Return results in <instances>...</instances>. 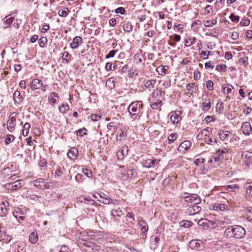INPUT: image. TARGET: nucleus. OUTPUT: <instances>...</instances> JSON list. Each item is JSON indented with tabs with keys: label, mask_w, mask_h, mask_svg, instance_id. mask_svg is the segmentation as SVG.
<instances>
[{
	"label": "nucleus",
	"mask_w": 252,
	"mask_h": 252,
	"mask_svg": "<svg viewBox=\"0 0 252 252\" xmlns=\"http://www.w3.org/2000/svg\"><path fill=\"white\" fill-rule=\"evenodd\" d=\"M246 234L245 229L240 225L229 226L224 232V236L228 238L241 239Z\"/></svg>",
	"instance_id": "obj_1"
},
{
	"label": "nucleus",
	"mask_w": 252,
	"mask_h": 252,
	"mask_svg": "<svg viewBox=\"0 0 252 252\" xmlns=\"http://www.w3.org/2000/svg\"><path fill=\"white\" fill-rule=\"evenodd\" d=\"M128 112L142 114L143 102L141 101H133L129 105L128 108Z\"/></svg>",
	"instance_id": "obj_2"
},
{
	"label": "nucleus",
	"mask_w": 252,
	"mask_h": 252,
	"mask_svg": "<svg viewBox=\"0 0 252 252\" xmlns=\"http://www.w3.org/2000/svg\"><path fill=\"white\" fill-rule=\"evenodd\" d=\"M183 197L185 201L192 204H199L201 202V199L196 194H189L187 192L184 193Z\"/></svg>",
	"instance_id": "obj_3"
},
{
	"label": "nucleus",
	"mask_w": 252,
	"mask_h": 252,
	"mask_svg": "<svg viewBox=\"0 0 252 252\" xmlns=\"http://www.w3.org/2000/svg\"><path fill=\"white\" fill-rule=\"evenodd\" d=\"M24 185V181L23 180H17L12 183L7 184L6 188L8 189L17 190L21 189Z\"/></svg>",
	"instance_id": "obj_4"
},
{
	"label": "nucleus",
	"mask_w": 252,
	"mask_h": 252,
	"mask_svg": "<svg viewBox=\"0 0 252 252\" xmlns=\"http://www.w3.org/2000/svg\"><path fill=\"white\" fill-rule=\"evenodd\" d=\"M219 136L221 140L224 141L227 144L228 141H231L233 134L228 131L220 130L219 133Z\"/></svg>",
	"instance_id": "obj_5"
},
{
	"label": "nucleus",
	"mask_w": 252,
	"mask_h": 252,
	"mask_svg": "<svg viewBox=\"0 0 252 252\" xmlns=\"http://www.w3.org/2000/svg\"><path fill=\"white\" fill-rule=\"evenodd\" d=\"M16 121V113H12L9 116L7 121V129L9 131H13L15 126V122Z\"/></svg>",
	"instance_id": "obj_6"
},
{
	"label": "nucleus",
	"mask_w": 252,
	"mask_h": 252,
	"mask_svg": "<svg viewBox=\"0 0 252 252\" xmlns=\"http://www.w3.org/2000/svg\"><path fill=\"white\" fill-rule=\"evenodd\" d=\"M97 195L99 197V198L98 199V201L101 203L104 204H109L110 203L113 202V199L110 198L108 195L102 192L98 193Z\"/></svg>",
	"instance_id": "obj_7"
},
{
	"label": "nucleus",
	"mask_w": 252,
	"mask_h": 252,
	"mask_svg": "<svg viewBox=\"0 0 252 252\" xmlns=\"http://www.w3.org/2000/svg\"><path fill=\"white\" fill-rule=\"evenodd\" d=\"M128 152V147L126 145H124L120 148L117 152V157L119 159H123L126 157Z\"/></svg>",
	"instance_id": "obj_8"
},
{
	"label": "nucleus",
	"mask_w": 252,
	"mask_h": 252,
	"mask_svg": "<svg viewBox=\"0 0 252 252\" xmlns=\"http://www.w3.org/2000/svg\"><path fill=\"white\" fill-rule=\"evenodd\" d=\"M13 97L14 103L16 105H20L24 99L23 97L21 95L20 92L18 90H16L14 92Z\"/></svg>",
	"instance_id": "obj_9"
},
{
	"label": "nucleus",
	"mask_w": 252,
	"mask_h": 252,
	"mask_svg": "<svg viewBox=\"0 0 252 252\" xmlns=\"http://www.w3.org/2000/svg\"><path fill=\"white\" fill-rule=\"evenodd\" d=\"M243 133L246 135H249L252 130V127L249 122H244L241 126Z\"/></svg>",
	"instance_id": "obj_10"
},
{
	"label": "nucleus",
	"mask_w": 252,
	"mask_h": 252,
	"mask_svg": "<svg viewBox=\"0 0 252 252\" xmlns=\"http://www.w3.org/2000/svg\"><path fill=\"white\" fill-rule=\"evenodd\" d=\"M191 146V142L190 141L186 140L182 142L178 148V150L181 152H185L187 151Z\"/></svg>",
	"instance_id": "obj_11"
},
{
	"label": "nucleus",
	"mask_w": 252,
	"mask_h": 252,
	"mask_svg": "<svg viewBox=\"0 0 252 252\" xmlns=\"http://www.w3.org/2000/svg\"><path fill=\"white\" fill-rule=\"evenodd\" d=\"M145 87L149 91L154 88L156 83V79H145L143 81Z\"/></svg>",
	"instance_id": "obj_12"
},
{
	"label": "nucleus",
	"mask_w": 252,
	"mask_h": 252,
	"mask_svg": "<svg viewBox=\"0 0 252 252\" xmlns=\"http://www.w3.org/2000/svg\"><path fill=\"white\" fill-rule=\"evenodd\" d=\"M33 185L35 187L39 189H43L46 187L45 184V180L43 178H39L33 181Z\"/></svg>",
	"instance_id": "obj_13"
},
{
	"label": "nucleus",
	"mask_w": 252,
	"mask_h": 252,
	"mask_svg": "<svg viewBox=\"0 0 252 252\" xmlns=\"http://www.w3.org/2000/svg\"><path fill=\"white\" fill-rule=\"evenodd\" d=\"M158 162V161L156 159L149 158L144 161L142 164L144 167L149 168L154 167Z\"/></svg>",
	"instance_id": "obj_14"
},
{
	"label": "nucleus",
	"mask_w": 252,
	"mask_h": 252,
	"mask_svg": "<svg viewBox=\"0 0 252 252\" xmlns=\"http://www.w3.org/2000/svg\"><path fill=\"white\" fill-rule=\"evenodd\" d=\"M42 86V82L38 79H34L30 83V87L32 90L39 89Z\"/></svg>",
	"instance_id": "obj_15"
},
{
	"label": "nucleus",
	"mask_w": 252,
	"mask_h": 252,
	"mask_svg": "<svg viewBox=\"0 0 252 252\" xmlns=\"http://www.w3.org/2000/svg\"><path fill=\"white\" fill-rule=\"evenodd\" d=\"M138 225L141 227V230L143 233H145L148 230V225L146 222L142 220V218L137 219Z\"/></svg>",
	"instance_id": "obj_16"
},
{
	"label": "nucleus",
	"mask_w": 252,
	"mask_h": 252,
	"mask_svg": "<svg viewBox=\"0 0 252 252\" xmlns=\"http://www.w3.org/2000/svg\"><path fill=\"white\" fill-rule=\"evenodd\" d=\"M50 252H70V250L68 247L65 245L61 246H57L52 248Z\"/></svg>",
	"instance_id": "obj_17"
},
{
	"label": "nucleus",
	"mask_w": 252,
	"mask_h": 252,
	"mask_svg": "<svg viewBox=\"0 0 252 252\" xmlns=\"http://www.w3.org/2000/svg\"><path fill=\"white\" fill-rule=\"evenodd\" d=\"M78 156V151L75 148L70 149L67 153V157L71 159H75Z\"/></svg>",
	"instance_id": "obj_18"
},
{
	"label": "nucleus",
	"mask_w": 252,
	"mask_h": 252,
	"mask_svg": "<svg viewBox=\"0 0 252 252\" xmlns=\"http://www.w3.org/2000/svg\"><path fill=\"white\" fill-rule=\"evenodd\" d=\"M82 38L81 37L79 36H75L73 38L72 42L70 43V47L72 49H76L82 43Z\"/></svg>",
	"instance_id": "obj_19"
},
{
	"label": "nucleus",
	"mask_w": 252,
	"mask_h": 252,
	"mask_svg": "<svg viewBox=\"0 0 252 252\" xmlns=\"http://www.w3.org/2000/svg\"><path fill=\"white\" fill-rule=\"evenodd\" d=\"M8 202H2L1 204H0V216L4 217L5 216L7 213L8 211L6 208V206L8 205Z\"/></svg>",
	"instance_id": "obj_20"
},
{
	"label": "nucleus",
	"mask_w": 252,
	"mask_h": 252,
	"mask_svg": "<svg viewBox=\"0 0 252 252\" xmlns=\"http://www.w3.org/2000/svg\"><path fill=\"white\" fill-rule=\"evenodd\" d=\"M168 67L166 65H160L156 68V71L159 75L163 76L168 73Z\"/></svg>",
	"instance_id": "obj_21"
},
{
	"label": "nucleus",
	"mask_w": 252,
	"mask_h": 252,
	"mask_svg": "<svg viewBox=\"0 0 252 252\" xmlns=\"http://www.w3.org/2000/svg\"><path fill=\"white\" fill-rule=\"evenodd\" d=\"M233 89V86L229 83L223 84L222 86V92L224 94L230 93Z\"/></svg>",
	"instance_id": "obj_22"
},
{
	"label": "nucleus",
	"mask_w": 252,
	"mask_h": 252,
	"mask_svg": "<svg viewBox=\"0 0 252 252\" xmlns=\"http://www.w3.org/2000/svg\"><path fill=\"white\" fill-rule=\"evenodd\" d=\"M204 101L202 103L201 109L204 112H206L209 110L211 108V101L209 99H203Z\"/></svg>",
	"instance_id": "obj_23"
},
{
	"label": "nucleus",
	"mask_w": 252,
	"mask_h": 252,
	"mask_svg": "<svg viewBox=\"0 0 252 252\" xmlns=\"http://www.w3.org/2000/svg\"><path fill=\"white\" fill-rule=\"evenodd\" d=\"M188 91L190 92L189 94L192 95L193 94L196 93V91L198 89L197 86L194 83L188 84L186 87Z\"/></svg>",
	"instance_id": "obj_24"
},
{
	"label": "nucleus",
	"mask_w": 252,
	"mask_h": 252,
	"mask_svg": "<svg viewBox=\"0 0 252 252\" xmlns=\"http://www.w3.org/2000/svg\"><path fill=\"white\" fill-rule=\"evenodd\" d=\"M198 204H192L191 206L189 208V212L192 213L193 214H195L201 210V207L198 205Z\"/></svg>",
	"instance_id": "obj_25"
},
{
	"label": "nucleus",
	"mask_w": 252,
	"mask_h": 252,
	"mask_svg": "<svg viewBox=\"0 0 252 252\" xmlns=\"http://www.w3.org/2000/svg\"><path fill=\"white\" fill-rule=\"evenodd\" d=\"M54 97L58 98V94L56 93H51L50 94V96H49L48 99L49 101L50 102V104H51L52 106H54V105L56 103L57 100Z\"/></svg>",
	"instance_id": "obj_26"
},
{
	"label": "nucleus",
	"mask_w": 252,
	"mask_h": 252,
	"mask_svg": "<svg viewBox=\"0 0 252 252\" xmlns=\"http://www.w3.org/2000/svg\"><path fill=\"white\" fill-rule=\"evenodd\" d=\"M181 120V117L178 114L174 113L170 116V120L173 124H178Z\"/></svg>",
	"instance_id": "obj_27"
},
{
	"label": "nucleus",
	"mask_w": 252,
	"mask_h": 252,
	"mask_svg": "<svg viewBox=\"0 0 252 252\" xmlns=\"http://www.w3.org/2000/svg\"><path fill=\"white\" fill-rule=\"evenodd\" d=\"M133 26L131 23L126 20L125 21L123 25V29L126 32H130L132 30Z\"/></svg>",
	"instance_id": "obj_28"
},
{
	"label": "nucleus",
	"mask_w": 252,
	"mask_h": 252,
	"mask_svg": "<svg viewBox=\"0 0 252 252\" xmlns=\"http://www.w3.org/2000/svg\"><path fill=\"white\" fill-rule=\"evenodd\" d=\"M227 208V206L224 204L216 203L213 206V210L223 211Z\"/></svg>",
	"instance_id": "obj_29"
},
{
	"label": "nucleus",
	"mask_w": 252,
	"mask_h": 252,
	"mask_svg": "<svg viewBox=\"0 0 252 252\" xmlns=\"http://www.w3.org/2000/svg\"><path fill=\"white\" fill-rule=\"evenodd\" d=\"M189 247L192 249H198L200 248V244L198 242L197 240H192L189 243Z\"/></svg>",
	"instance_id": "obj_30"
},
{
	"label": "nucleus",
	"mask_w": 252,
	"mask_h": 252,
	"mask_svg": "<svg viewBox=\"0 0 252 252\" xmlns=\"http://www.w3.org/2000/svg\"><path fill=\"white\" fill-rule=\"evenodd\" d=\"M159 241V237L158 236H153L152 237V246L154 249L157 248Z\"/></svg>",
	"instance_id": "obj_31"
},
{
	"label": "nucleus",
	"mask_w": 252,
	"mask_h": 252,
	"mask_svg": "<svg viewBox=\"0 0 252 252\" xmlns=\"http://www.w3.org/2000/svg\"><path fill=\"white\" fill-rule=\"evenodd\" d=\"M208 222V220L202 219L197 222V224L199 226H202L204 229H206L209 227Z\"/></svg>",
	"instance_id": "obj_32"
},
{
	"label": "nucleus",
	"mask_w": 252,
	"mask_h": 252,
	"mask_svg": "<svg viewBox=\"0 0 252 252\" xmlns=\"http://www.w3.org/2000/svg\"><path fill=\"white\" fill-rule=\"evenodd\" d=\"M31 127V125L29 123H26L23 127L22 134L24 136H27L29 132V129Z\"/></svg>",
	"instance_id": "obj_33"
},
{
	"label": "nucleus",
	"mask_w": 252,
	"mask_h": 252,
	"mask_svg": "<svg viewBox=\"0 0 252 252\" xmlns=\"http://www.w3.org/2000/svg\"><path fill=\"white\" fill-rule=\"evenodd\" d=\"M212 129L210 127L203 129L198 135L197 137H202V136L207 137V135L211 132Z\"/></svg>",
	"instance_id": "obj_34"
},
{
	"label": "nucleus",
	"mask_w": 252,
	"mask_h": 252,
	"mask_svg": "<svg viewBox=\"0 0 252 252\" xmlns=\"http://www.w3.org/2000/svg\"><path fill=\"white\" fill-rule=\"evenodd\" d=\"M38 240V236L36 233L32 232L29 236V241L32 244H35Z\"/></svg>",
	"instance_id": "obj_35"
},
{
	"label": "nucleus",
	"mask_w": 252,
	"mask_h": 252,
	"mask_svg": "<svg viewBox=\"0 0 252 252\" xmlns=\"http://www.w3.org/2000/svg\"><path fill=\"white\" fill-rule=\"evenodd\" d=\"M106 86L111 89L115 88V81L112 78L107 79L106 82Z\"/></svg>",
	"instance_id": "obj_36"
},
{
	"label": "nucleus",
	"mask_w": 252,
	"mask_h": 252,
	"mask_svg": "<svg viewBox=\"0 0 252 252\" xmlns=\"http://www.w3.org/2000/svg\"><path fill=\"white\" fill-rule=\"evenodd\" d=\"M203 22L205 27L210 28L216 25L217 21L216 20H212L203 21Z\"/></svg>",
	"instance_id": "obj_37"
},
{
	"label": "nucleus",
	"mask_w": 252,
	"mask_h": 252,
	"mask_svg": "<svg viewBox=\"0 0 252 252\" xmlns=\"http://www.w3.org/2000/svg\"><path fill=\"white\" fill-rule=\"evenodd\" d=\"M128 113L129 114V115L130 116V119L131 120L132 122H134L137 119H140L142 115V114H138L132 112L131 113V112Z\"/></svg>",
	"instance_id": "obj_38"
},
{
	"label": "nucleus",
	"mask_w": 252,
	"mask_h": 252,
	"mask_svg": "<svg viewBox=\"0 0 252 252\" xmlns=\"http://www.w3.org/2000/svg\"><path fill=\"white\" fill-rule=\"evenodd\" d=\"M69 109V106L67 103H63L61 106L59 107V111L62 113H64Z\"/></svg>",
	"instance_id": "obj_39"
},
{
	"label": "nucleus",
	"mask_w": 252,
	"mask_h": 252,
	"mask_svg": "<svg viewBox=\"0 0 252 252\" xmlns=\"http://www.w3.org/2000/svg\"><path fill=\"white\" fill-rule=\"evenodd\" d=\"M63 167H58L55 172V177L57 178L61 176L63 174Z\"/></svg>",
	"instance_id": "obj_40"
},
{
	"label": "nucleus",
	"mask_w": 252,
	"mask_h": 252,
	"mask_svg": "<svg viewBox=\"0 0 252 252\" xmlns=\"http://www.w3.org/2000/svg\"><path fill=\"white\" fill-rule=\"evenodd\" d=\"M178 134L176 133H171L168 137V143L171 144L177 138Z\"/></svg>",
	"instance_id": "obj_41"
},
{
	"label": "nucleus",
	"mask_w": 252,
	"mask_h": 252,
	"mask_svg": "<svg viewBox=\"0 0 252 252\" xmlns=\"http://www.w3.org/2000/svg\"><path fill=\"white\" fill-rule=\"evenodd\" d=\"M15 139V137L14 135L11 134H7L5 140V143L6 144H9L12 142Z\"/></svg>",
	"instance_id": "obj_42"
},
{
	"label": "nucleus",
	"mask_w": 252,
	"mask_h": 252,
	"mask_svg": "<svg viewBox=\"0 0 252 252\" xmlns=\"http://www.w3.org/2000/svg\"><path fill=\"white\" fill-rule=\"evenodd\" d=\"M242 158H247L250 159L252 158V152L249 151L243 152L241 154Z\"/></svg>",
	"instance_id": "obj_43"
},
{
	"label": "nucleus",
	"mask_w": 252,
	"mask_h": 252,
	"mask_svg": "<svg viewBox=\"0 0 252 252\" xmlns=\"http://www.w3.org/2000/svg\"><path fill=\"white\" fill-rule=\"evenodd\" d=\"M162 101L160 100H158L157 101L153 102L151 104V107L152 108V109H158V108H159L161 105Z\"/></svg>",
	"instance_id": "obj_44"
},
{
	"label": "nucleus",
	"mask_w": 252,
	"mask_h": 252,
	"mask_svg": "<svg viewBox=\"0 0 252 252\" xmlns=\"http://www.w3.org/2000/svg\"><path fill=\"white\" fill-rule=\"evenodd\" d=\"M192 222L189 220H183L180 222V225L182 227H184L185 228L189 227L192 225Z\"/></svg>",
	"instance_id": "obj_45"
},
{
	"label": "nucleus",
	"mask_w": 252,
	"mask_h": 252,
	"mask_svg": "<svg viewBox=\"0 0 252 252\" xmlns=\"http://www.w3.org/2000/svg\"><path fill=\"white\" fill-rule=\"evenodd\" d=\"M196 40V38L195 37L189 38L186 39L185 45L187 47H189L192 45Z\"/></svg>",
	"instance_id": "obj_46"
},
{
	"label": "nucleus",
	"mask_w": 252,
	"mask_h": 252,
	"mask_svg": "<svg viewBox=\"0 0 252 252\" xmlns=\"http://www.w3.org/2000/svg\"><path fill=\"white\" fill-rule=\"evenodd\" d=\"M200 54L203 57V59L204 60H206L207 59H208L209 56H212L213 55V53L211 52V51H208L207 53H206V52L205 51H201L200 52Z\"/></svg>",
	"instance_id": "obj_47"
},
{
	"label": "nucleus",
	"mask_w": 252,
	"mask_h": 252,
	"mask_svg": "<svg viewBox=\"0 0 252 252\" xmlns=\"http://www.w3.org/2000/svg\"><path fill=\"white\" fill-rule=\"evenodd\" d=\"M68 13V8H65L63 10H60L59 11V15L61 17H66Z\"/></svg>",
	"instance_id": "obj_48"
},
{
	"label": "nucleus",
	"mask_w": 252,
	"mask_h": 252,
	"mask_svg": "<svg viewBox=\"0 0 252 252\" xmlns=\"http://www.w3.org/2000/svg\"><path fill=\"white\" fill-rule=\"evenodd\" d=\"M105 68L106 70L109 71V70H114L116 69L117 66L113 65L112 66V63H107L105 64Z\"/></svg>",
	"instance_id": "obj_49"
},
{
	"label": "nucleus",
	"mask_w": 252,
	"mask_h": 252,
	"mask_svg": "<svg viewBox=\"0 0 252 252\" xmlns=\"http://www.w3.org/2000/svg\"><path fill=\"white\" fill-rule=\"evenodd\" d=\"M62 58L63 60L65 61L67 63H68L70 60L71 55L68 52L65 51L63 53Z\"/></svg>",
	"instance_id": "obj_50"
},
{
	"label": "nucleus",
	"mask_w": 252,
	"mask_h": 252,
	"mask_svg": "<svg viewBox=\"0 0 252 252\" xmlns=\"http://www.w3.org/2000/svg\"><path fill=\"white\" fill-rule=\"evenodd\" d=\"M47 42V39L45 37H41L38 40V43L41 47H43Z\"/></svg>",
	"instance_id": "obj_51"
},
{
	"label": "nucleus",
	"mask_w": 252,
	"mask_h": 252,
	"mask_svg": "<svg viewBox=\"0 0 252 252\" xmlns=\"http://www.w3.org/2000/svg\"><path fill=\"white\" fill-rule=\"evenodd\" d=\"M226 68V66L225 64H219L216 67V69L219 72H225Z\"/></svg>",
	"instance_id": "obj_52"
},
{
	"label": "nucleus",
	"mask_w": 252,
	"mask_h": 252,
	"mask_svg": "<svg viewBox=\"0 0 252 252\" xmlns=\"http://www.w3.org/2000/svg\"><path fill=\"white\" fill-rule=\"evenodd\" d=\"M86 131H87V130L85 128H80L77 131V134L82 137L87 134Z\"/></svg>",
	"instance_id": "obj_53"
},
{
	"label": "nucleus",
	"mask_w": 252,
	"mask_h": 252,
	"mask_svg": "<svg viewBox=\"0 0 252 252\" xmlns=\"http://www.w3.org/2000/svg\"><path fill=\"white\" fill-rule=\"evenodd\" d=\"M111 214L113 216H117L118 217H120L122 214V211L120 209H114L111 211Z\"/></svg>",
	"instance_id": "obj_54"
},
{
	"label": "nucleus",
	"mask_w": 252,
	"mask_h": 252,
	"mask_svg": "<svg viewBox=\"0 0 252 252\" xmlns=\"http://www.w3.org/2000/svg\"><path fill=\"white\" fill-rule=\"evenodd\" d=\"M238 188L236 185H228L225 187V190L228 191H232Z\"/></svg>",
	"instance_id": "obj_55"
},
{
	"label": "nucleus",
	"mask_w": 252,
	"mask_h": 252,
	"mask_svg": "<svg viewBox=\"0 0 252 252\" xmlns=\"http://www.w3.org/2000/svg\"><path fill=\"white\" fill-rule=\"evenodd\" d=\"M204 140L205 142L208 144H211L213 142H217V140L215 138L213 139V137L210 136L206 137Z\"/></svg>",
	"instance_id": "obj_56"
},
{
	"label": "nucleus",
	"mask_w": 252,
	"mask_h": 252,
	"mask_svg": "<svg viewBox=\"0 0 252 252\" xmlns=\"http://www.w3.org/2000/svg\"><path fill=\"white\" fill-rule=\"evenodd\" d=\"M206 87L210 90L212 91L214 89V83L212 80H209L206 82Z\"/></svg>",
	"instance_id": "obj_57"
},
{
	"label": "nucleus",
	"mask_w": 252,
	"mask_h": 252,
	"mask_svg": "<svg viewBox=\"0 0 252 252\" xmlns=\"http://www.w3.org/2000/svg\"><path fill=\"white\" fill-rule=\"evenodd\" d=\"M250 23V20L248 18L242 19L240 24L243 26H247Z\"/></svg>",
	"instance_id": "obj_58"
},
{
	"label": "nucleus",
	"mask_w": 252,
	"mask_h": 252,
	"mask_svg": "<svg viewBox=\"0 0 252 252\" xmlns=\"http://www.w3.org/2000/svg\"><path fill=\"white\" fill-rule=\"evenodd\" d=\"M23 215V211L20 208H17L15 211L13 212V216L14 217L17 218L18 215Z\"/></svg>",
	"instance_id": "obj_59"
},
{
	"label": "nucleus",
	"mask_w": 252,
	"mask_h": 252,
	"mask_svg": "<svg viewBox=\"0 0 252 252\" xmlns=\"http://www.w3.org/2000/svg\"><path fill=\"white\" fill-rule=\"evenodd\" d=\"M229 18L232 22H238L240 19V17L234 14H231L229 16Z\"/></svg>",
	"instance_id": "obj_60"
},
{
	"label": "nucleus",
	"mask_w": 252,
	"mask_h": 252,
	"mask_svg": "<svg viewBox=\"0 0 252 252\" xmlns=\"http://www.w3.org/2000/svg\"><path fill=\"white\" fill-rule=\"evenodd\" d=\"M117 52V50H111L110 51L108 54L105 56L106 59H109L110 58H113L115 55L116 53Z\"/></svg>",
	"instance_id": "obj_61"
},
{
	"label": "nucleus",
	"mask_w": 252,
	"mask_h": 252,
	"mask_svg": "<svg viewBox=\"0 0 252 252\" xmlns=\"http://www.w3.org/2000/svg\"><path fill=\"white\" fill-rule=\"evenodd\" d=\"M205 159L200 157L196 159L194 161V163L196 166H198L200 164L203 163Z\"/></svg>",
	"instance_id": "obj_62"
},
{
	"label": "nucleus",
	"mask_w": 252,
	"mask_h": 252,
	"mask_svg": "<svg viewBox=\"0 0 252 252\" xmlns=\"http://www.w3.org/2000/svg\"><path fill=\"white\" fill-rule=\"evenodd\" d=\"M246 219L251 222H252V212L250 210H249L246 215Z\"/></svg>",
	"instance_id": "obj_63"
},
{
	"label": "nucleus",
	"mask_w": 252,
	"mask_h": 252,
	"mask_svg": "<svg viewBox=\"0 0 252 252\" xmlns=\"http://www.w3.org/2000/svg\"><path fill=\"white\" fill-rule=\"evenodd\" d=\"M246 193L252 196V184L248 186L246 188Z\"/></svg>",
	"instance_id": "obj_64"
}]
</instances>
